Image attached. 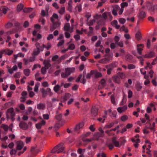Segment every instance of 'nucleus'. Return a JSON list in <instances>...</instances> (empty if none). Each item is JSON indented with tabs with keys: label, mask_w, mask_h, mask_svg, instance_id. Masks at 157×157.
Segmentation results:
<instances>
[{
	"label": "nucleus",
	"mask_w": 157,
	"mask_h": 157,
	"mask_svg": "<svg viewBox=\"0 0 157 157\" xmlns=\"http://www.w3.org/2000/svg\"><path fill=\"white\" fill-rule=\"evenodd\" d=\"M113 81L117 83H119L120 82V78L118 76H114L112 78Z\"/></svg>",
	"instance_id": "nucleus-28"
},
{
	"label": "nucleus",
	"mask_w": 157,
	"mask_h": 157,
	"mask_svg": "<svg viewBox=\"0 0 157 157\" xmlns=\"http://www.w3.org/2000/svg\"><path fill=\"white\" fill-rule=\"evenodd\" d=\"M32 111V108L31 107H29L28 108V109L26 110V113L27 114H30Z\"/></svg>",
	"instance_id": "nucleus-59"
},
{
	"label": "nucleus",
	"mask_w": 157,
	"mask_h": 157,
	"mask_svg": "<svg viewBox=\"0 0 157 157\" xmlns=\"http://www.w3.org/2000/svg\"><path fill=\"white\" fill-rule=\"evenodd\" d=\"M127 109L126 105H124L121 107H119L117 108V111L119 113H122L125 111Z\"/></svg>",
	"instance_id": "nucleus-9"
},
{
	"label": "nucleus",
	"mask_w": 157,
	"mask_h": 157,
	"mask_svg": "<svg viewBox=\"0 0 157 157\" xmlns=\"http://www.w3.org/2000/svg\"><path fill=\"white\" fill-rule=\"evenodd\" d=\"M61 86L57 84L55 86L53 87V90L54 91L58 94H60L59 92V91L60 90Z\"/></svg>",
	"instance_id": "nucleus-23"
},
{
	"label": "nucleus",
	"mask_w": 157,
	"mask_h": 157,
	"mask_svg": "<svg viewBox=\"0 0 157 157\" xmlns=\"http://www.w3.org/2000/svg\"><path fill=\"white\" fill-rule=\"evenodd\" d=\"M98 109L95 107L92 108L91 109V113L94 116H96L97 115Z\"/></svg>",
	"instance_id": "nucleus-32"
},
{
	"label": "nucleus",
	"mask_w": 157,
	"mask_h": 157,
	"mask_svg": "<svg viewBox=\"0 0 157 157\" xmlns=\"http://www.w3.org/2000/svg\"><path fill=\"white\" fill-rule=\"evenodd\" d=\"M68 57L67 55L66 54L63 56H61L58 59V62H60L62 60H64Z\"/></svg>",
	"instance_id": "nucleus-41"
},
{
	"label": "nucleus",
	"mask_w": 157,
	"mask_h": 157,
	"mask_svg": "<svg viewBox=\"0 0 157 157\" xmlns=\"http://www.w3.org/2000/svg\"><path fill=\"white\" fill-rule=\"evenodd\" d=\"M145 142L147 146L149 148L151 147V144L148 140H146Z\"/></svg>",
	"instance_id": "nucleus-57"
},
{
	"label": "nucleus",
	"mask_w": 157,
	"mask_h": 157,
	"mask_svg": "<svg viewBox=\"0 0 157 157\" xmlns=\"http://www.w3.org/2000/svg\"><path fill=\"white\" fill-rule=\"evenodd\" d=\"M144 45L143 44H138L137 46V50L138 52L140 55L142 54V51L143 50Z\"/></svg>",
	"instance_id": "nucleus-11"
},
{
	"label": "nucleus",
	"mask_w": 157,
	"mask_h": 157,
	"mask_svg": "<svg viewBox=\"0 0 157 157\" xmlns=\"http://www.w3.org/2000/svg\"><path fill=\"white\" fill-rule=\"evenodd\" d=\"M117 23L118 22L117 20H114L112 22L111 24L113 26H114L116 29H118L120 28V26L118 25Z\"/></svg>",
	"instance_id": "nucleus-24"
},
{
	"label": "nucleus",
	"mask_w": 157,
	"mask_h": 157,
	"mask_svg": "<svg viewBox=\"0 0 157 157\" xmlns=\"http://www.w3.org/2000/svg\"><path fill=\"white\" fill-rule=\"evenodd\" d=\"M20 128L24 130H26L28 128V126L27 124L25 122H21L19 124Z\"/></svg>",
	"instance_id": "nucleus-14"
},
{
	"label": "nucleus",
	"mask_w": 157,
	"mask_h": 157,
	"mask_svg": "<svg viewBox=\"0 0 157 157\" xmlns=\"http://www.w3.org/2000/svg\"><path fill=\"white\" fill-rule=\"evenodd\" d=\"M24 72L25 75L28 76L30 74V71L29 69H26L24 70Z\"/></svg>",
	"instance_id": "nucleus-55"
},
{
	"label": "nucleus",
	"mask_w": 157,
	"mask_h": 157,
	"mask_svg": "<svg viewBox=\"0 0 157 157\" xmlns=\"http://www.w3.org/2000/svg\"><path fill=\"white\" fill-rule=\"evenodd\" d=\"M94 71H96L95 72H94V74L95 75V77L98 78L101 77L102 76V75L101 73L97 72L96 70Z\"/></svg>",
	"instance_id": "nucleus-46"
},
{
	"label": "nucleus",
	"mask_w": 157,
	"mask_h": 157,
	"mask_svg": "<svg viewBox=\"0 0 157 157\" xmlns=\"http://www.w3.org/2000/svg\"><path fill=\"white\" fill-rule=\"evenodd\" d=\"M13 25L10 22H8L5 25V27L6 29H9L11 28Z\"/></svg>",
	"instance_id": "nucleus-47"
},
{
	"label": "nucleus",
	"mask_w": 157,
	"mask_h": 157,
	"mask_svg": "<svg viewBox=\"0 0 157 157\" xmlns=\"http://www.w3.org/2000/svg\"><path fill=\"white\" fill-rule=\"evenodd\" d=\"M41 93L42 94L43 96L44 97H45L47 96V94L46 92V90H45L44 89H42L41 90Z\"/></svg>",
	"instance_id": "nucleus-52"
},
{
	"label": "nucleus",
	"mask_w": 157,
	"mask_h": 157,
	"mask_svg": "<svg viewBox=\"0 0 157 157\" xmlns=\"http://www.w3.org/2000/svg\"><path fill=\"white\" fill-rule=\"evenodd\" d=\"M110 61V59L109 58H105L100 59L98 62L100 63L105 64L108 63Z\"/></svg>",
	"instance_id": "nucleus-18"
},
{
	"label": "nucleus",
	"mask_w": 157,
	"mask_h": 157,
	"mask_svg": "<svg viewBox=\"0 0 157 157\" xmlns=\"http://www.w3.org/2000/svg\"><path fill=\"white\" fill-rule=\"evenodd\" d=\"M70 25L69 23L66 24L64 27V29L65 31H69L70 32H72L73 31L74 25H72L71 28L70 27Z\"/></svg>",
	"instance_id": "nucleus-7"
},
{
	"label": "nucleus",
	"mask_w": 157,
	"mask_h": 157,
	"mask_svg": "<svg viewBox=\"0 0 157 157\" xmlns=\"http://www.w3.org/2000/svg\"><path fill=\"white\" fill-rule=\"evenodd\" d=\"M115 124V123L114 122H111L110 123H108L105 125L103 128L104 129L110 128L113 127Z\"/></svg>",
	"instance_id": "nucleus-16"
},
{
	"label": "nucleus",
	"mask_w": 157,
	"mask_h": 157,
	"mask_svg": "<svg viewBox=\"0 0 157 157\" xmlns=\"http://www.w3.org/2000/svg\"><path fill=\"white\" fill-rule=\"evenodd\" d=\"M116 65L115 64H111L110 65H106V67L108 68L107 71V73L108 74L110 75L111 74V72L112 68L116 67Z\"/></svg>",
	"instance_id": "nucleus-10"
},
{
	"label": "nucleus",
	"mask_w": 157,
	"mask_h": 157,
	"mask_svg": "<svg viewBox=\"0 0 157 157\" xmlns=\"http://www.w3.org/2000/svg\"><path fill=\"white\" fill-rule=\"evenodd\" d=\"M75 46L74 44H70L68 47L69 49L70 50H73L75 49Z\"/></svg>",
	"instance_id": "nucleus-50"
},
{
	"label": "nucleus",
	"mask_w": 157,
	"mask_h": 157,
	"mask_svg": "<svg viewBox=\"0 0 157 157\" xmlns=\"http://www.w3.org/2000/svg\"><path fill=\"white\" fill-rule=\"evenodd\" d=\"M128 119V117L126 115H123L121 117V121L123 122H124L127 120Z\"/></svg>",
	"instance_id": "nucleus-42"
},
{
	"label": "nucleus",
	"mask_w": 157,
	"mask_h": 157,
	"mask_svg": "<svg viewBox=\"0 0 157 157\" xmlns=\"http://www.w3.org/2000/svg\"><path fill=\"white\" fill-rule=\"evenodd\" d=\"M39 75H40V73L39 72H37L35 75V77L37 81H40L42 79V78L41 77H38L39 76ZM43 78H44V77Z\"/></svg>",
	"instance_id": "nucleus-38"
},
{
	"label": "nucleus",
	"mask_w": 157,
	"mask_h": 157,
	"mask_svg": "<svg viewBox=\"0 0 157 157\" xmlns=\"http://www.w3.org/2000/svg\"><path fill=\"white\" fill-rule=\"evenodd\" d=\"M46 107V105L45 104L40 103L38 104L37 105V109L39 110H44Z\"/></svg>",
	"instance_id": "nucleus-13"
},
{
	"label": "nucleus",
	"mask_w": 157,
	"mask_h": 157,
	"mask_svg": "<svg viewBox=\"0 0 157 157\" xmlns=\"http://www.w3.org/2000/svg\"><path fill=\"white\" fill-rule=\"evenodd\" d=\"M120 30L121 31H124L126 33H127L128 32V29L124 26H123L120 28Z\"/></svg>",
	"instance_id": "nucleus-51"
},
{
	"label": "nucleus",
	"mask_w": 157,
	"mask_h": 157,
	"mask_svg": "<svg viewBox=\"0 0 157 157\" xmlns=\"http://www.w3.org/2000/svg\"><path fill=\"white\" fill-rule=\"evenodd\" d=\"M21 95V97L20 98V101L23 102L25 101L27 98V93L26 92L24 91L22 92Z\"/></svg>",
	"instance_id": "nucleus-8"
},
{
	"label": "nucleus",
	"mask_w": 157,
	"mask_h": 157,
	"mask_svg": "<svg viewBox=\"0 0 157 157\" xmlns=\"http://www.w3.org/2000/svg\"><path fill=\"white\" fill-rule=\"evenodd\" d=\"M15 32L16 31L12 29L6 32L5 33V34H6V35L9 36L10 35H11L13 33Z\"/></svg>",
	"instance_id": "nucleus-45"
},
{
	"label": "nucleus",
	"mask_w": 157,
	"mask_h": 157,
	"mask_svg": "<svg viewBox=\"0 0 157 157\" xmlns=\"http://www.w3.org/2000/svg\"><path fill=\"white\" fill-rule=\"evenodd\" d=\"M136 86V89L138 91H139L142 88L141 84L138 82H137Z\"/></svg>",
	"instance_id": "nucleus-37"
},
{
	"label": "nucleus",
	"mask_w": 157,
	"mask_h": 157,
	"mask_svg": "<svg viewBox=\"0 0 157 157\" xmlns=\"http://www.w3.org/2000/svg\"><path fill=\"white\" fill-rule=\"evenodd\" d=\"M98 130L101 133V134L99 133H98L94 135L95 139L97 140L99 139V137H103L104 135V131L101 127H100L98 129Z\"/></svg>",
	"instance_id": "nucleus-4"
},
{
	"label": "nucleus",
	"mask_w": 157,
	"mask_h": 157,
	"mask_svg": "<svg viewBox=\"0 0 157 157\" xmlns=\"http://www.w3.org/2000/svg\"><path fill=\"white\" fill-rule=\"evenodd\" d=\"M40 84L39 83H36L35 86L34 88V91L35 92H37L38 90L39 87V86Z\"/></svg>",
	"instance_id": "nucleus-49"
},
{
	"label": "nucleus",
	"mask_w": 157,
	"mask_h": 157,
	"mask_svg": "<svg viewBox=\"0 0 157 157\" xmlns=\"http://www.w3.org/2000/svg\"><path fill=\"white\" fill-rule=\"evenodd\" d=\"M13 108L8 109L6 112V117L9 119L10 117H12L14 115V113L13 112Z\"/></svg>",
	"instance_id": "nucleus-3"
},
{
	"label": "nucleus",
	"mask_w": 157,
	"mask_h": 157,
	"mask_svg": "<svg viewBox=\"0 0 157 157\" xmlns=\"http://www.w3.org/2000/svg\"><path fill=\"white\" fill-rule=\"evenodd\" d=\"M43 63L44 65V67L46 68V69H48L51 66L49 62L47 60H44Z\"/></svg>",
	"instance_id": "nucleus-31"
},
{
	"label": "nucleus",
	"mask_w": 157,
	"mask_h": 157,
	"mask_svg": "<svg viewBox=\"0 0 157 157\" xmlns=\"http://www.w3.org/2000/svg\"><path fill=\"white\" fill-rule=\"evenodd\" d=\"M136 39L138 40H140L141 38V35L140 31H138L136 34Z\"/></svg>",
	"instance_id": "nucleus-34"
},
{
	"label": "nucleus",
	"mask_w": 157,
	"mask_h": 157,
	"mask_svg": "<svg viewBox=\"0 0 157 157\" xmlns=\"http://www.w3.org/2000/svg\"><path fill=\"white\" fill-rule=\"evenodd\" d=\"M53 24V26L54 29H55L57 27H59L60 25V21L58 20L56 22H55Z\"/></svg>",
	"instance_id": "nucleus-30"
},
{
	"label": "nucleus",
	"mask_w": 157,
	"mask_h": 157,
	"mask_svg": "<svg viewBox=\"0 0 157 157\" xmlns=\"http://www.w3.org/2000/svg\"><path fill=\"white\" fill-rule=\"evenodd\" d=\"M35 45L36 48L34 49L33 52L32 53L33 56H37L39 54L40 51H43V48L42 47L40 46V44L38 42H36Z\"/></svg>",
	"instance_id": "nucleus-1"
},
{
	"label": "nucleus",
	"mask_w": 157,
	"mask_h": 157,
	"mask_svg": "<svg viewBox=\"0 0 157 157\" xmlns=\"http://www.w3.org/2000/svg\"><path fill=\"white\" fill-rule=\"evenodd\" d=\"M44 48H45L47 50H48L52 47V45L50 43H48L45 45L44 44H43L41 46Z\"/></svg>",
	"instance_id": "nucleus-33"
},
{
	"label": "nucleus",
	"mask_w": 157,
	"mask_h": 157,
	"mask_svg": "<svg viewBox=\"0 0 157 157\" xmlns=\"http://www.w3.org/2000/svg\"><path fill=\"white\" fill-rule=\"evenodd\" d=\"M58 16L57 14L55 13H54L51 18L52 22L54 23L56 20H58Z\"/></svg>",
	"instance_id": "nucleus-15"
},
{
	"label": "nucleus",
	"mask_w": 157,
	"mask_h": 157,
	"mask_svg": "<svg viewBox=\"0 0 157 157\" xmlns=\"http://www.w3.org/2000/svg\"><path fill=\"white\" fill-rule=\"evenodd\" d=\"M65 7H62L60 10L58 11V12L61 14H63L65 13Z\"/></svg>",
	"instance_id": "nucleus-48"
},
{
	"label": "nucleus",
	"mask_w": 157,
	"mask_h": 157,
	"mask_svg": "<svg viewBox=\"0 0 157 157\" xmlns=\"http://www.w3.org/2000/svg\"><path fill=\"white\" fill-rule=\"evenodd\" d=\"M75 70V68L74 67L67 68L65 69V71L69 75L71 73L74 72Z\"/></svg>",
	"instance_id": "nucleus-12"
},
{
	"label": "nucleus",
	"mask_w": 157,
	"mask_h": 157,
	"mask_svg": "<svg viewBox=\"0 0 157 157\" xmlns=\"http://www.w3.org/2000/svg\"><path fill=\"white\" fill-rule=\"evenodd\" d=\"M0 9L2 12L4 14H6V13L7 11L9 9L8 8L4 6H2L1 7Z\"/></svg>",
	"instance_id": "nucleus-35"
},
{
	"label": "nucleus",
	"mask_w": 157,
	"mask_h": 157,
	"mask_svg": "<svg viewBox=\"0 0 157 157\" xmlns=\"http://www.w3.org/2000/svg\"><path fill=\"white\" fill-rule=\"evenodd\" d=\"M108 16H109L111 18H112V16L110 12H105L102 15L103 18L104 19H106Z\"/></svg>",
	"instance_id": "nucleus-26"
},
{
	"label": "nucleus",
	"mask_w": 157,
	"mask_h": 157,
	"mask_svg": "<svg viewBox=\"0 0 157 157\" xmlns=\"http://www.w3.org/2000/svg\"><path fill=\"white\" fill-rule=\"evenodd\" d=\"M70 97V94L68 93H66L62 98V101L63 102H65Z\"/></svg>",
	"instance_id": "nucleus-21"
},
{
	"label": "nucleus",
	"mask_w": 157,
	"mask_h": 157,
	"mask_svg": "<svg viewBox=\"0 0 157 157\" xmlns=\"http://www.w3.org/2000/svg\"><path fill=\"white\" fill-rule=\"evenodd\" d=\"M49 9V6H48L47 8L46 9V11H45L44 10H43L41 11V15L43 16H45L46 13H48Z\"/></svg>",
	"instance_id": "nucleus-40"
},
{
	"label": "nucleus",
	"mask_w": 157,
	"mask_h": 157,
	"mask_svg": "<svg viewBox=\"0 0 157 157\" xmlns=\"http://www.w3.org/2000/svg\"><path fill=\"white\" fill-rule=\"evenodd\" d=\"M111 101L112 103L114 105L116 104L115 98L113 95H112L110 97Z\"/></svg>",
	"instance_id": "nucleus-43"
},
{
	"label": "nucleus",
	"mask_w": 157,
	"mask_h": 157,
	"mask_svg": "<svg viewBox=\"0 0 157 157\" xmlns=\"http://www.w3.org/2000/svg\"><path fill=\"white\" fill-rule=\"evenodd\" d=\"M126 101L127 99L126 98L124 97H123L122 101L120 103V105H124L126 103Z\"/></svg>",
	"instance_id": "nucleus-58"
},
{
	"label": "nucleus",
	"mask_w": 157,
	"mask_h": 157,
	"mask_svg": "<svg viewBox=\"0 0 157 157\" xmlns=\"http://www.w3.org/2000/svg\"><path fill=\"white\" fill-rule=\"evenodd\" d=\"M69 75L67 73H66V72L65 71V73H62L61 74V76L62 78H67L69 76Z\"/></svg>",
	"instance_id": "nucleus-60"
},
{
	"label": "nucleus",
	"mask_w": 157,
	"mask_h": 157,
	"mask_svg": "<svg viewBox=\"0 0 157 157\" xmlns=\"http://www.w3.org/2000/svg\"><path fill=\"white\" fill-rule=\"evenodd\" d=\"M96 71H94L93 70H92L90 71V73H88L86 75V78H87L89 79L90 78L91 76L92 75L94 74V73Z\"/></svg>",
	"instance_id": "nucleus-39"
},
{
	"label": "nucleus",
	"mask_w": 157,
	"mask_h": 157,
	"mask_svg": "<svg viewBox=\"0 0 157 157\" xmlns=\"http://www.w3.org/2000/svg\"><path fill=\"white\" fill-rule=\"evenodd\" d=\"M4 54L10 56L11 55L13 52V51L7 48L5 50H3Z\"/></svg>",
	"instance_id": "nucleus-22"
},
{
	"label": "nucleus",
	"mask_w": 157,
	"mask_h": 157,
	"mask_svg": "<svg viewBox=\"0 0 157 157\" xmlns=\"http://www.w3.org/2000/svg\"><path fill=\"white\" fill-rule=\"evenodd\" d=\"M32 9L30 8H28L24 9V11L26 13H29L32 11Z\"/></svg>",
	"instance_id": "nucleus-61"
},
{
	"label": "nucleus",
	"mask_w": 157,
	"mask_h": 157,
	"mask_svg": "<svg viewBox=\"0 0 157 157\" xmlns=\"http://www.w3.org/2000/svg\"><path fill=\"white\" fill-rule=\"evenodd\" d=\"M155 56L154 53L151 52L148 54H146L143 56V57L145 58H151Z\"/></svg>",
	"instance_id": "nucleus-17"
},
{
	"label": "nucleus",
	"mask_w": 157,
	"mask_h": 157,
	"mask_svg": "<svg viewBox=\"0 0 157 157\" xmlns=\"http://www.w3.org/2000/svg\"><path fill=\"white\" fill-rule=\"evenodd\" d=\"M24 5L21 3L18 4L17 6V10L18 12L21 11L24 7Z\"/></svg>",
	"instance_id": "nucleus-25"
},
{
	"label": "nucleus",
	"mask_w": 157,
	"mask_h": 157,
	"mask_svg": "<svg viewBox=\"0 0 157 157\" xmlns=\"http://www.w3.org/2000/svg\"><path fill=\"white\" fill-rule=\"evenodd\" d=\"M119 22L121 24H124L126 22L125 19L123 18H121L118 20Z\"/></svg>",
	"instance_id": "nucleus-54"
},
{
	"label": "nucleus",
	"mask_w": 157,
	"mask_h": 157,
	"mask_svg": "<svg viewBox=\"0 0 157 157\" xmlns=\"http://www.w3.org/2000/svg\"><path fill=\"white\" fill-rule=\"evenodd\" d=\"M46 92L47 95H49L50 96H52L53 94V93L51 91V89L49 88H48L47 89Z\"/></svg>",
	"instance_id": "nucleus-44"
},
{
	"label": "nucleus",
	"mask_w": 157,
	"mask_h": 157,
	"mask_svg": "<svg viewBox=\"0 0 157 157\" xmlns=\"http://www.w3.org/2000/svg\"><path fill=\"white\" fill-rule=\"evenodd\" d=\"M64 147H63V144H60L56 146L52 151V153H59L63 152Z\"/></svg>",
	"instance_id": "nucleus-2"
},
{
	"label": "nucleus",
	"mask_w": 157,
	"mask_h": 157,
	"mask_svg": "<svg viewBox=\"0 0 157 157\" xmlns=\"http://www.w3.org/2000/svg\"><path fill=\"white\" fill-rule=\"evenodd\" d=\"M132 141L133 142L139 143L140 142V140L139 138H132Z\"/></svg>",
	"instance_id": "nucleus-62"
},
{
	"label": "nucleus",
	"mask_w": 157,
	"mask_h": 157,
	"mask_svg": "<svg viewBox=\"0 0 157 157\" xmlns=\"http://www.w3.org/2000/svg\"><path fill=\"white\" fill-rule=\"evenodd\" d=\"M112 142L116 147H120V145L119 144V142L116 141V138L114 137L113 138Z\"/></svg>",
	"instance_id": "nucleus-29"
},
{
	"label": "nucleus",
	"mask_w": 157,
	"mask_h": 157,
	"mask_svg": "<svg viewBox=\"0 0 157 157\" xmlns=\"http://www.w3.org/2000/svg\"><path fill=\"white\" fill-rule=\"evenodd\" d=\"M46 124V122L44 120L42 119L40 122L36 124L35 127L37 129H39L42 128L43 126L45 125Z\"/></svg>",
	"instance_id": "nucleus-6"
},
{
	"label": "nucleus",
	"mask_w": 157,
	"mask_h": 157,
	"mask_svg": "<svg viewBox=\"0 0 157 157\" xmlns=\"http://www.w3.org/2000/svg\"><path fill=\"white\" fill-rule=\"evenodd\" d=\"M145 16V13L144 11H141L138 17L140 19H143Z\"/></svg>",
	"instance_id": "nucleus-36"
},
{
	"label": "nucleus",
	"mask_w": 157,
	"mask_h": 157,
	"mask_svg": "<svg viewBox=\"0 0 157 157\" xmlns=\"http://www.w3.org/2000/svg\"><path fill=\"white\" fill-rule=\"evenodd\" d=\"M155 122H153L152 124V126H147L146 125L145 126V127L147 128L150 129L152 132H154L155 131Z\"/></svg>",
	"instance_id": "nucleus-27"
},
{
	"label": "nucleus",
	"mask_w": 157,
	"mask_h": 157,
	"mask_svg": "<svg viewBox=\"0 0 157 157\" xmlns=\"http://www.w3.org/2000/svg\"><path fill=\"white\" fill-rule=\"evenodd\" d=\"M21 77V74L19 72L16 73L14 75V77L16 78H19Z\"/></svg>",
	"instance_id": "nucleus-63"
},
{
	"label": "nucleus",
	"mask_w": 157,
	"mask_h": 157,
	"mask_svg": "<svg viewBox=\"0 0 157 157\" xmlns=\"http://www.w3.org/2000/svg\"><path fill=\"white\" fill-rule=\"evenodd\" d=\"M111 131L110 130H107L105 131V133L109 136H113L114 135V133L113 132H111Z\"/></svg>",
	"instance_id": "nucleus-53"
},
{
	"label": "nucleus",
	"mask_w": 157,
	"mask_h": 157,
	"mask_svg": "<svg viewBox=\"0 0 157 157\" xmlns=\"http://www.w3.org/2000/svg\"><path fill=\"white\" fill-rule=\"evenodd\" d=\"M128 5V4L127 2H122L121 4V8L123 9H124L125 7H127Z\"/></svg>",
	"instance_id": "nucleus-56"
},
{
	"label": "nucleus",
	"mask_w": 157,
	"mask_h": 157,
	"mask_svg": "<svg viewBox=\"0 0 157 157\" xmlns=\"http://www.w3.org/2000/svg\"><path fill=\"white\" fill-rule=\"evenodd\" d=\"M84 123L83 122H81L77 124L74 128L75 131L79 132V130L82 128L84 125Z\"/></svg>",
	"instance_id": "nucleus-5"
},
{
	"label": "nucleus",
	"mask_w": 157,
	"mask_h": 157,
	"mask_svg": "<svg viewBox=\"0 0 157 157\" xmlns=\"http://www.w3.org/2000/svg\"><path fill=\"white\" fill-rule=\"evenodd\" d=\"M23 145V143L22 141H18L17 142V149L18 150H20L22 148Z\"/></svg>",
	"instance_id": "nucleus-20"
},
{
	"label": "nucleus",
	"mask_w": 157,
	"mask_h": 157,
	"mask_svg": "<svg viewBox=\"0 0 157 157\" xmlns=\"http://www.w3.org/2000/svg\"><path fill=\"white\" fill-rule=\"evenodd\" d=\"M8 71L9 73L11 74H12L14 71H16L17 69V67L16 65L14 66L12 68L8 67Z\"/></svg>",
	"instance_id": "nucleus-19"
},
{
	"label": "nucleus",
	"mask_w": 157,
	"mask_h": 157,
	"mask_svg": "<svg viewBox=\"0 0 157 157\" xmlns=\"http://www.w3.org/2000/svg\"><path fill=\"white\" fill-rule=\"evenodd\" d=\"M59 58V56L57 55L53 56L52 58V60L53 61H55Z\"/></svg>",
	"instance_id": "nucleus-64"
}]
</instances>
